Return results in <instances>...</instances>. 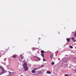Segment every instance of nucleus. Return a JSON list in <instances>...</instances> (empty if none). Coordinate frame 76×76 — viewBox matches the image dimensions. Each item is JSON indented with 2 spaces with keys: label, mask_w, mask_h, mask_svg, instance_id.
<instances>
[{
  "label": "nucleus",
  "mask_w": 76,
  "mask_h": 76,
  "mask_svg": "<svg viewBox=\"0 0 76 76\" xmlns=\"http://www.w3.org/2000/svg\"><path fill=\"white\" fill-rule=\"evenodd\" d=\"M51 64L52 65H54V62H53Z\"/></svg>",
  "instance_id": "9d476101"
},
{
  "label": "nucleus",
  "mask_w": 76,
  "mask_h": 76,
  "mask_svg": "<svg viewBox=\"0 0 76 76\" xmlns=\"http://www.w3.org/2000/svg\"><path fill=\"white\" fill-rule=\"evenodd\" d=\"M24 58V57H22V58H21V60H22V59H23Z\"/></svg>",
  "instance_id": "f3484780"
},
{
  "label": "nucleus",
  "mask_w": 76,
  "mask_h": 76,
  "mask_svg": "<svg viewBox=\"0 0 76 76\" xmlns=\"http://www.w3.org/2000/svg\"><path fill=\"white\" fill-rule=\"evenodd\" d=\"M47 73L48 74H51V72L48 71H47Z\"/></svg>",
  "instance_id": "423d86ee"
},
{
  "label": "nucleus",
  "mask_w": 76,
  "mask_h": 76,
  "mask_svg": "<svg viewBox=\"0 0 76 76\" xmlns=\"http://www.w3.org/2000/svg\"><path fill=\"white\" fill-rule=\"evenodd\" d=\"M75 48H76V47H75Z\"/></svg>",
  "instance_id": "5701e85b"
},
{
  "label": "nucleus",
  "mask_w": 76,
  "mask_h": 76,
  "mask_svg": "<svg viewBox=\"0 0 76 76\" xmlns=\"http://www.w3.org/2000/svg\"><path fill=\"white\" fill-rule=\"evenodd\" d=\"M75 59H76V58H75Z\"/></svg>",
  "instance_id": "b1692460"
},
{
  "label": "nucleus",
  "mask_w": 76,
  "mask_h": 76,
  "mask_svg": "<svg viewBox=\"0 0 76 76\" xmlns=\"http://www.w3.org/2000/svg\"><path fill=\"white\" fill-rule=\"evenodd\" d=\"M13 58H16V55H14L12 56Z\"/></svg>",
  "instance_id": "7ed1b4c3"
},
{
  "label": "nucleus",
  "mask_w": 76,
  "mask_h": 76,
  "mask_svg": "<svg viewBox=\"0 0 76 76\" xmlns=\"http://www.w3.org/2000/svg\"><path fill=\"white\" fill-rule=\"evenodd\" d=\"M25 62V60H24L22 62V63H23V62Z\"/></svg>",
  "instance_id": "6ab92c4d"
},
{
  "label": "nucleus",
  "mask_w": 76,
  "mask_h": 76,
  "mask_svg": "<svg viewBox=\"0 0 76 76\" xmlns=\"http://www.w3.org/2000/svg\"><path fill=\"white\" fill-rule=\"evenodd\" d=\"M70 47L72 49V48H73V47L72 46H70Z\"/></svg>",
  "instance_id": "9b49d317"
},
{
  "label": "nucleus",
  "mask_w": 76,
  "mask_h": 76,
  "mask_svg": "<svg viewBox=\"0 0 76 76\" xmlns=\"http://www.w3.org/2000/svg\"><path fill=\"white\" fill-rule=\"evenodd\" d=\"M41 53H42V54L43 53H44V50H42L41 51Z\"/></svg>",
  "instance_id": "6e6552de"
},
{
  "label": "nucleus",
  "mask_w": 76,
  "mask_h": 76,
  "mask_svg": "<svg viewBox=\"0 0 76 76\" xmlns=\"http://www.w3.org/2000/svg\"><path fill=\"white\" fill-rule=\"evenodd\" d=\"M1 69H2V70L3 71H4V69H3V68L2 67L1 68Z\"/></svg>",
  "instance_id": "f8f14e48"
},
{
  "label": "nucleus",
  "mask_w": 76,
  "mask_h": 76,
  "mask_svg": "<svg viewBox=\"0 0 76 76\" xmlns=\"http://www.w3.org/2000/svg\"><path fill=\"white\" fill-rule=\"evenodd\" d=\"M44 67V65H42V66H41V67Z\"/></svg>",
  "instance_id": "a211bd4d"
},
{
  "label": "nucleus",
  "mask_w": 76,
  "mask_h": 76,
  "mask_svg": "<svg viewBox=\"0 0 76 76\" xmlns=\"http://www.w3.org/2000/svg\"><path fill=\"white\" fill-rule=\"evenodd\" d=\"M70 40V39H69V38H67L66 39V40L68 42H69Z\"/></svg>",
  "instance_id": "20e7f679"
},
{
  "label": "nucleus",
  "mask_w": 76,
  "mask_h": 76,
  "mask_svg": "<svg viewBox=\"0 0 76 76\" xmlns=\"http://www.w3.org/2000/svg\"><path fill=\"white\" fill-rule=\"evenodd\" d=\"M41 56L43 57V58H44V54L43 53H42L41 54Z\"/></svg>",
  "instance_id": "39448f33"
},
{
  "label": "nucleus",
  "mask_w": 76,
  "mask_h": 76,
  "mask_svg": "<svg viewBox=\"0 0 76 76\" xmlns=\"http://www.w3.org/2000/svg\"><path fill=\"white\" fill-rule=\"evenodd\" d=\"M4 73V72H3L0 73V75H2V74H3Z\"/></svg>",
  "instance_id": "4468645a"
},
{
  "label": "nucleus",
  "mask_w": 76,
  "mask_h": 76,
  "mask_svg": "<svg viewBox=\"0 0 76 76\" xmlns=\"http://www.w3.org/2000/svg\"><path fill=\"white\" fill-rule=\"evenodd\" d=\"M72 39V40H73V41L74 40V39H75V38H74V37H72V39Z\"/></svg>",
  "instance_id": "1a4fd4ad"
},
{
  "label": "nucleus",
  "mask_w": 76,
  "mask_h": 76,
  "mask_svg": "<svg viewBox=\"0 0 76 76\" xmlns=\"http://www.w3.org/2000/svg\"><path fill=\"white\" fill-rule=\"evenodd\" d=\"M23 67L26 71H28L29 69V68H28V66H27V64L26 62L24 63L23 65Z\"/></svg>",
  "instance_id": "f257e3e1"
},
{
  "label": "nucleus",
  "mask_w": 76,
  "mask_h": 76,
  "mask_svg": "<svg viewBox=\"0 0 76 76\" xmlns=\"http://www.w3.org/2000/svg\"><path fill=\"white\" fill-rule=\"evenodd\" d=\"M43 61H45V59H44V58H43Z\"/></svg>",
  "instance_id": "ddd939ff"
},
{
  "label": "nucleus",
  "mask_w": 76,
  "mask_h": 76,
  "mask_svg": "<svg viewBox=\"0 0 76 76\" xmlns=\"http://www.w3.org/2000/svg\"><path fill=\"white\" fill-rule=\"evenodd\" d=\"M9 73H10V71H9Z\"/></svg>",
  "instance_id": "4be33fe9"
},
{
  "label": "nucleus",
  "mask_w": 76,
  "mask_h": 76,
  "mask_svg": "<svg viewBox=\"0 0 76 76\" xmlns=\"http://www.w3.org/2000/svg\"><path fill=\"white\" fill-rule=\"evenodd\" d=\"M75 72L76 73V69L75 70Z\"/></svg>",
  "instance_id": "412c9836"
},
{
  "label": "nucleus",
  "mask_w": 76,
  "mask_h": 76,
  "mask_svg": "<svg viewBox=\"0 0 76 76\" xmlns=\"http://www.w3.org/2000/svg\"><path fill=\"white\" fill-rule=\"evenodd\" d=\"M1 57V52H0V57Z\"/></svg>",
  "instance_id": "2eb2a0df"
},
{
  "label": "nucleus",
  "mask_w": 76,
  "mask_h": 76,
  "mask_svg": "<svg viewBox=\"0 0 76 76\" xmlns=\"http://www.w3.org/2000/svg\"><path fill=\"white\" fill-rule=\"evenodd\" d=\"M50 57L51 58H53V55L52 54L51 55H50Z\"/></svg>",
  "instance_id": "0eeeda50"
},
{
  "label": "nucleus",
  "mask_w": 76,
  "mask_h": 76,
  "mask_svg": "<svg viewBox=\"0 0 76 76\" xmlns=\"http://www.w3.org/2000/svg\"><path fill=\"white\" fill-rule=\"evenodd\" d=\"M38 59L39 60H41V59H40V58H38Z\"/></svg>",
  "instance_id": "aec40b11"
},
{
  "label": "nucleus",
  "mask_w": 76,
  "mask_h": 76,
  "mask_svg": "<svg viewBox=\"0 0 76 76\" xmlns=\"http://www.w3.org/2000/svg\"><path fill=\"white\" fill-rule=\"evenodd\" d=\"M38 69V68H36V69H34L33 70H32L31 71L32 73H35V70H37Z\"/></svg>",
  "instance_id": "f03ea898"
},
{
  "label": "nucleus",
  "mask_w": 76,
  "mask_h": 76,
  "mask_svg": "<svg viewBox=\"0 0 76 76\" xmlns=\"http://www.w3.org/2000/svg\"><path fill=\"white\" fill-rule=\"evenodd\" d=\"M73 42H76V40H73Z\"/></svg>",
  "instance_id": "dca6fc26"
}]
</instances>
